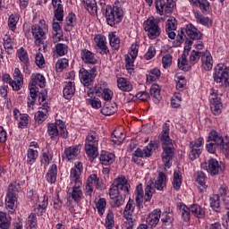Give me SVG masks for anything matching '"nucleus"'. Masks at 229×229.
<instances>
[{"label": "nucleus", "instance_id": "nucleus-1", "mask_svg": "<svg viewBox=\"0 0 229 229\" xmlns=\"http://www.w3.org/2000/svg\"><path fill=\"white\" fill-rule=\"evenodd\" d=\"M185 51H191V46H192L193 40H201L203 38V34L201 31H199L194 25L191 23L186 25L185 29H181V30L178 31V34L176 36V39L174 42V45L175 47H178L182 46L183 40H185Z\"/></svg>", "mask_w": 229, "mask_h": 229}, {"label": "nucleus", "instance_id": "nucleus-2", "mask_svg": "<svg viewBox=\"0 0 229 229\" xmlns=\"http://www.w3.org/2000/svg\"><path fill=\"white\" fill-rule=\"evenodd\" d=\"M159 140L163 149L162 160L167 167L171 160H173V157H174V144H173V140L169 137V123H164Z\"/></svg>", "mask_w": 229, "mask_h": 229}, {"label": "nucleus", "instance_id": "nucleus-3", "mask_svg": "<svg viewBox=\"0 0 229 229\" xmlns=\"http://www.w3.org/2000/svg\"><path fill=\"white\" fill-rule=\"evenodd\" d=\"M167 183V175H165L163 172H160L157 175V178L155 182H148L145 188V201H151L153 198V194H155V189L157 191H164L165 184Z\"/></svg>", "mask_w": 229, "mask_h": 229}, {"label": "nucleus", "instance_id": "nucleus-4", "mask_svg": "<svg viewBox=\"0 0 229 229\" xmlns=\"http://www.w3.org/2000/svg\"><path fill=\"white\" fill-rule=\"evenodd\" d=\"M99 142V136L94 131H90L86 138L85 151L90 162L94 161L98 157V146Z\"/></svg>", "mask_w": 229, "mask_h": 229}, {"label": "nucleus", "instance_id": "nucleus-5", "mask_svg": "<svg viewBox=\"0 0 229 229\" xmlns=\"http://www.w3.org/2000/svg\"><path fill=\"white\" fill-rule=\"evenodd\" d=\"M226 142V138H224L217 131H211L208 133L206 148L208 153H216L217 149H221L222 146Z\"/></svg>", "mask_w": 229, "mask_h": 229}, {"label": "nucleus", "instance_id": "nucleus-6", "mask_svg": "<svg viewBox=\"0 0 229 229\" xmlns=\"http://www.w3.org/2000/svg\"><path fill=\"white\" fill-rule=\"evenodd\" d=\"M130 183H128V180H126V177L122 176L115 179L111 185L109 189V196L110 199L112 198H117L121 196V191L123 192V194H129L130 193Z\"/></svg>", "mask_w": 229, "mask_h": 229}, {"label": "nucleus", "instance_id": "nucleus-7", "mask_svg": "<svg viewBox=\"0 0 229 229\" xmlns=\"http://www.w3.org/2000/svg\"><path fill=\"white\" fill-rule=\"evenodd\" d=\"M156 149H158V143L157 141H150L144 149L137 148L132 153L131 162H134V164H140V158H149Z\"/></svg>", "mask_w": 229, "mask_h": 229}, {"label": "nucleus", "instance_id": "nucleus-8", "mask_svg": "<svg viewBox=\"0 0 229 229\" xmlns=\"http://www.w3.org/2000/svg\"><path fill=\"white\" fill-rule=\"evenodd\" d=\"M124 13L121 7L117 6H106V22L109 26H115V24H119L123 21V17Z\"/></svg>", "mask_w": 229, "mask_h": 229}, {"label": "nucleus", "instance_id": "nucleus-9", "mask_svg": "<svg viewBox=\"0 0 229 229\" xmlns=\"http://www.w3.org/2000/svg\"><path fill=\"white\" fill-rule=\"evenodd\" d=\"M213 78L216 83H222V87H228L229 66H225V64H218L215 67V73L213 74Z\"/></svg>", "mask_w": 229, "mask_h": 229}, {"label": "nucleus", "instance_id": "nucleus-10", "mask_svg": "<svg viewBox=\"0 0 229 229\" xmlns=\"http://www.w3.org/2000/svg\"><path fill=\"white\" fill-rule=\"evenodd\" d=\"M143 27L150 40H155V38L160 37V33H162L160 26H158V21H157L153 16L144 21Z\"/></svg>", "mask_w": 229, "mask_h": 229}, {"label": "nucleus", "instance_id": "nucleus-11", "mask_svg": "<svg viewBox=\"0 0 229 229\" xmlns=\"http://www.w3.org/2000/svg\"><path fill=\"white\" fill-rule=\"evenodd\" d=\"M201 168L205 169L211 176H216L225 171V164L216 158H210L208 163L201 164Z\"/></svg>", "mask_w": 229, "mask_h": 229}, {"label": "nucleus", "instance_id": "nucleus-12", "mask_svg": "<svg viewBox=\"0 0 229 229\" xmlns=\"http://www.w3.org/2000/svg\"><path fill=\"white\" fill-rule=\"evenodd\" d=\"M96 76H98V68H96V66H94L90 70L81 68L79 71V78L82 85H84V87H90V85L94 83Z\"/></svg>", "mask_w": 229, "mask_h": 229}, {"label": "nucleus", "instance_id": "nucleus-13", "mask_svg": "<svg viewBox=\"0 0 229 229\" xmlns=\"http://www.w3.org/2000/svg\"><path fill=\"white\" fill-rule=\"evenodd\" d=\"M19 186L10 184L5 198V207L9 212L15 210V202L17 201V194H19Z\"/></svg>", "mask_w": 229, "mask_h": 229}, {"label": "nucleus", "instance_id": "nucleus-14", "mask_svg": "<svg viewBox=\"0 0 229 229\" xmlns=\"http://www.w3.org/2000/svg\"><path fill=\"white\" fill-rule=\"evenodd\" d=\"M155 4L159 15H164V13L169 15V13H173V10L176 6L174 0H156Z\"/></svg>", "mask_w": 229, "mask_h": 229}, {"label": "nucleus", "instance_id": "nucleus-15", "mask_svg": "<svg viewBox=\"0 0 229 229\" xmlns=\"http://www.w3.org/2000/svg\"><path fill=\"white\" fill-rule=\"evenodd\" d=\"M209 103L211 112L214 115H219L223 112V102H221V97L217 94V90L211 89Z\"/></svg>", "mask_w": 229, "mask_h": 229}, {"label": "nucleus", "instance_id": "nucleus-16", "mask_svg": "<svg viewBox=\"0 0 229 229\" xmlns=\"http://www.w3.org/2000/svg\"><path fill=\"white\" fill-rule=\"evenodd\" d=\"M47 0H39L37 2V4H46ZM62 0H52V4L55 8V19L56 21H64V5H62Z\"/></svg>", "mask_w": 229, "mask_h": 229}, {"label": "nucleus", "instance_id": "nucleus-17", "mask_svg": "<svg viewBox=\"0 0 229 229\" xmlns=\"http://www.w3.org/2000/svg\"><path fill=\"white\" fill-rule=\"evenodd\" d=\"M46 25L44 27H40L38 24H35L31 27L32 37H34L36 46H40L42 44V40L46 38Z\"/></svg>", "mask_w": 229, "mask_h": 229}, {"label": "nucleus", "instance_id": "nucleus-18", "mask_svg": "<svg viewBox=\"0 0 229 229\" xmlns=\"http://www.w3.org/2000/svg\"><path fill=\"white\" fill-rule=\"evenodd\" d=\"M82 182L74 183L72 191H68L70 198L75 201V203H80L83 199V191H81Z\"/></svg>", "mask_w": 229, "mask_h": 229}, {"label": "nucleus", "instance_id": "nucleus-19", "mask_svg": "<svg viewBox=\"0 0 229 229\" xmlns=\"http://www.w3.org/2000/svg\"><path fill=\"white\" fill-rule=\"evenodd\" d=\"M83 173V164L81 162L75 163V165L73 168H72L70 173V178L72 182H74V183H81V174Z\"/></svg>", "mask_w": 229, "mask_h": 229}, {"label": "nucleus", "instance_id": "nucleus-20", "mask_svg": "<svg viewBox=\"0 0 229 229\" xmlns=\"http://www.w3.org/2000/svg\"><path fill=\"white\" fill-rule=\"evenodd\" d=\"M81 58L84 64L88 65H96L98 64V59H96V55L89 49H82L81 53Z\"/></svg>", "mask_w": 229, "mask_h": 229}, {"label": "nucleus", "instance_id": "nucleus-21", "mask_svg": "<svg viewBox=\"0 0 229 229\" xmlns=\"http://www.w3.org/2000/svg\"><path fill=\"white\" fill-rule=\"evenodd\" d=\"M24 83V76L19 68H15L13 72V90H21Z\"/></svg>", "mask_w": 229, "mask_h": 229}, {"label": "nucleus", "instance_id": "nucleus-22", "mask_svg": "<svg viewBox=\"0 0 229 229\" xmlns=\"http://www.w3.org/2000/svg\"><path fill=\"white\" fill-rule=\"evenodd\" d=\"M95 42L97 44V47L100 50V55H108L110 53V50H108V47L106 46V38L103 35H98L95 37Z\"/></svg>", "mask_w": 229, "mask_h": 229}, {"label": "nucleus", "instance_id": "nucleus-23", "mask_svg": "<svg viewBox=\"0 0 229 229\" xmlns=\"http://www.w3.org/2000/svg\"><path fill=\"white\" fill-rule=\"evenodd\" d=\"M176 19L171 18L168 19L165 24V31L166 35H168V38H171V40H174L176 38V33H174V30H176Z\"/></svg>", "mask_w": 229, "mask_h": 229}, {"label": "nucleus", "instance_id": "nucleus-24", "mask_svg": "<svg viewBox=\"0 0 229 229\" xmlns=\"http://www.w3.org/2000/svg\"><path fill=\"white\" fill-rule=\"evenodd\" d=\"M160 216H162V211L160 209H156L148 215L146 219V223L153 228V226H157L158 225Z\"/></svg>", "mask_w": 229, "mask_h": 229}, {"label": "nucleus", "instance_id": "nucleus-25", "mask_svg": "<svg viewBox=\"0 0 229 229\" xmlns=\"http://www.w3.org/2000/svg\"><path fill=\"white\" fill-rule=\"evenodd\" d=\"M99 160L100 164H102L103 165H110L111 164H114V162H115V155L108 151L103 150L100 154Z\"/></svg>", "mask_w": 229, "mask_h": 229}, {"label": "nucleus", "instance_id": "nucleus-26", "mask_svg": "<svg viewBox=\"0 0 229 229\" xmlns=\"http://www.w3.org/2000/svg\"><path fill=\"white\" fill-rule=\"evenodd\" d=\"M194 178L197 183L199 185V191L205 192V189H207V175L203 172H197L194 174Z\"/></svg>", "mask_w": 229, "mask_h": 229}, {"label": "nucleus", "instance_id": "nucleus-27", "mask_svg": "<svg viewBox=\"0 0 229 229\" xmlns=\"http://www.w3.org/2000/svg\"><path fill=\"white\" fill-rule=\"evenodd\" d=\"M52 28H53V37H52V40L53 42L56 43V42H60V40H62V38H64V35L62 34V26H60V22L58 21H54L52 23Z\"/></svg>", "mask_w": 229, "mask_h": 229}, {"label": "nucleus", "instance_id": "nucleus-28", "mask_svg": "<svg viewBox=\"0 0 229 229\" xmlns=\"http://www.w3.org/2000/svg\"><path fill=\"white\" fill-rule=\"evenodd\" d=\"M80 153L81 150L80 147L78 146H72L64 149V157L68 160H74L75 158L78 157V155H80Z\"/></svg>", "mask_w": 229, "mask_h": 229}, {"label": "nucleus", "instance_id": "nucleus-29", "mask_svg": "<svg viewBox=\"0 0 229 229\" xmlns=\"http://www.w3.org/2000/svg\"><path fill=\"white\" fill-rule=\"evenodd\" d=\"M117 87L120 90H123V92H131V90H133V85L131 82L123 77L117 79Z\"/></svg>", "mask_w": 229, "mask_h": 229}, {"label": "nucleus", "instance_id": "nucleus-30", "mask_svg": "<svg viewBox=\"0 0 229 229\" xmlns=\"http://www.w3.org/2000/svg\"><path fill=\"white\" fill-rule=\"evenodd\" d=\"M202 66L205 71H212V67L214 65V63L212 61V55H210V52L206 51L204 55L202 56Z\"/></svg>", "mask_w": 229, "mask_h": 229}, {"label": "nucleus", "instance_id": "nucleus-31", "mask_svg": "<svg viewBox=\"0 0 229 229\" xmlns=\"http://www.w3.org/2000/svg\"><path fill=\"white\" fill-rule=\"evenodd\" d=\"M84 8L88 10L90 15H98V4L96 0H82Z\"/></svg>", "mask_w": 229, "mask_h": 229}, {"label": "nucleus", "instance_id": "nucleus-32", "mask_svg": "<svg viewBox=\"0 0 229 229\" xmlns=\"http://www.w3.org/2000/svg\"><path fill=\"white\" fill-rule=\"evenodd\" d=\"M144 198H146V195H144V190L142 189V184H139L136 187V198H135V202L138 208H142V203L144 201Z\"/></svg>", "mask_w": 229, "mask_h": 229}, {"label": "nucleus", "instance_id": "nucleus-33", "mask_svg": "<svg viewBox=\"0 0 229 229\" xmlns=\"http://www.w3.org/2000/svg\"><path fill=\"white\" fill-rule=\"evenodd\" d=\"M187 51H189V50L184 49V53L178 59L179 69H181L182 71H185V72L191 71V69L192 67L191 64H189V61L187 60V55H185V53H187Z\"/></svg>", "mask_w": 229, "mask_h": 229}, {"label": "nucleus", "instance_id": "nucleus-34", "mask_svg": "<svg viewBox=\"0 0 229 229\" xmlns=\"http://www.w3.org/2000/svg\"><path fill=\"white\" fill-rule=\"evenodd\" d=\"M76 88L74 87V82L69 81L66 82L65 87L63 90L64 98L65 99H71L74 96Z\"/></svg>", "mask_w": 229, "mask_h": 229}, {"label": "nucleus", "instance_id": "nucleus-35", "mask_svg": "<svg viewBox=\"0 0 229 229\" xmlns=\"http://www.w3.org/2000/svg\"><path fill=\"white\" fill-rule=\"evenodd\" d=\"M135 210V201L131 199H129L127 205L123 210V217L125 219L132 218L133 211Z\"/></svg>", "mask_w": 229, "mask_h": 229}, {"label": "nucleus", "instance_id": "nucleus-36", "mask_svg": "<svg viewBox=\"0 0 229 229\" xmlns=\"http://www.w3.org/2000/svg\"><path fill=\"white\" fill-rule=\"evenodd\" d=\"M150 96L156 105H158V103H160V99H162V95H160V87L158 85L153 84L151 86Z\"/></svg>", "mask_w": 229, "mask_h": 229}, {"label": "nucleus", "instance_id": "nucleus-37", "mask_svg": "<svg viewBox=\"0 0 229 229\" xmlns=\"http://www.w3.org/2000/svg\"><path fill=\"white\" fill-rule=\"evenodd\" d=\"M31 85H35V87H37V85L40 87V89H44V87H46V78L40 73L33 74L31 76Z\"/></svg>", "mask_w": 229, "mask_h": 229}, {"label": "nucleus", "instance_id": "nucleus-38", "mask_svg": "<svg viewBox=\"0 0 229 229\" xmlns=\"http://www.w3.org/2000/svg\"><path fill=\"white\" fill-rule=\"evenodd\" d=\"M47 107L46 105H43V108H41L39 111H38L35 114V121L38 123L39 124L44 123L46 119H47V114H48Z\"/></svg>", "mask_w": 229, "mask_h": 229}, {"label": "nucleus", "instance_id": "nucleus-39", "mask_svg": "<svg viewBox=\"0 0 229 229\" xmlns=\"http://www.w3.org/2000/svg\"><path fill=\"white\" fill-rule=\"evenodd\" d=\"M17 56L26 67H30V57L28 56V51H26L24 47H21L17 50Z\"/></svg>", "mask_w": 229, "mask_h": 229}, {"label": "nucleus", "instance_id": "nucleus-40", "mask_svg": "<svg viewBox=\"0 0 229 229\" xmlns=\"http://www.w3.org/2000/svg\"><path fill=\"white\" fill-rule=\"evenodd\" d=\"M108 37H109V44L112 49H114V51H117V49L121 47V39L119 38V37H117V35H115V32L109 33Z\"/></svg>", "mask_w": 229, "mask_h": 229}, {"label": "nucleus", "instance_id": "nucleus-41", "mask_svg": "<svg viewBox=\"0 0 229 229\" xmlns=\"http://www.w3.org/2000/svg\"><path fill=\"white\" fill-rule=\"evenodd\" d=\"M190 212L195 217H199V219H201V217L205 216V209L201 208V206L198 204H193L190 207Z\"/></svg>", "mask_w": 229, "mask_h": 229}, {"label": "nucleus", "instance_id": "nucleus-42", "mask_svg": "<svg viewBox=\"0 0 229 229\" xmlns=\"http://www.w3.org/2000/svg\"><path fill=\"white\" fill-rule=\"evenodd\" d=\"M205 52H201L199 50H192L190 55V64L191 65H196L199 59L203 58Z\"/></svg>", "mask_w": 229, "mask_h": 229}, {"label": "nucleus", "instance_id": "nucleus-43", "mask_svg": "<svg viewBox=\"0 0 229 229\" xmlns=\"http://www.w3.org/2000/svg\"><path fill=\"white\" fill-rule=\"evenodd\" d=\"M58 173V168L56 167V165H52L51 168L47 173V181L48 183H55L56 182V174Z\"/></svg>", "mask_w": 229, "mask_h": 229}, {"label": "nucleus", "instance_id": "nucleus-44", "mask_svg": "<svg viewBox=\"0 0 229 229\" xmlns=\"http://www.w3.org/2000/svg\"><path fill=\"white\" fill-rule=\"evenodd\" d=\"M76 26V15L73 13H70L66 17V23L64 26V30L65 31H72V28Z\"/></svg>", "mask_w": 229, "mask_h": 229}, {"label": "nucleus", "instance_id": "nucleus-45", "mask_svg": "<svg viewBox=\"0 0 229 229\" xmlns=\"http://www.w3.org/2000/svg\"><path fill=\"white\" fill-rule=\"evenodd\" d=\"M47 198L44 197L42 204L36 205L34 211L37 216H43L46 214V208H47Z\"/></svg>", "mask_w": 229, "mask_h": 229}, {"label": "nucleus", "instance_id": "nucleus-46", "mask_svg": "<svg viewBox=\"0 0 229 229\" xmlns=\"http://www.w3.org/2000/svg\"><path fill=\"white\" fill-rule=\"evenodd\" d=\"M115 112H117V106L115 104H114V106L106 104L101 109L103 115H114Z\"/></svg>", "mask_w": 229, "mask_h": 229}, {"label": "nucleus", "instance_id": "nucleus-47", "mask_svg": "<svg viewBox=\"0 0 229 229\" xmlns=\"http://www.w3.org/2000/svg\"><path fill=\"white\" fill-rule=\"evenodd\" d=\"M86 183L93 187L95 185L97 189H101V181L99 180V178H98V174H90L88 177Z\"/></svg>", "mask_w": 229, "mask_h": 229}, {"label": "nucleus", "instance_id": "nucleus-48", "mask_svg": "<svg viewBox=\"0 0 229 229\" xmlns=\"http://www.w3.org/2000/svg\"><path fill=\"white\" fill-rule=\"evenodd\" d=\"M48 135L51 139H55L60 135V131H58V124L55 123H49L47 127Z\"/></svg>", "mask_w": 229, "mask_h": 229}, {"label": "nucleus", "instance_id": "nucleus-49", "mask_svg": "<svg viewBox=\"0 0 229 229\" xmlns=\"http://www.w3.org/2000/svg\"><path fill=\"white\" fill-rule=\"evenodd\" d=\"M110 205L112 208H119V207H123V205H124V197H123V195H120L118 197L112 198Z\"/></svg>", "mask_w": 229, "mask_h": 229}, {"label": "nucleus", "instance_id": "nucleus-50", "mask_svg": "<svg viewBox=\"0 0 229 229\" xmlns=\"http://www.w3.org/2000/svg\"><path fill=\"white\" fill-rule=\"evenodd\" d=\"M179 210L185 221H189V219H191V208L182 203L179 205Z\"/></svg>", "mask_w": 229, "mask_h": 229}, {"label": "nucleus", "instance_id": "nucleus-51", "mask_svg": "<svg viewBox=\"0 0 229 229\" xmlns=\"http://www.w3.org/2000/svg\"><path fill=\"white\" fill-rule=\"evenodd\" d=\"M38 157V152L33 148H29L27 152V163L30 165H33V163L35 160H37V157Z\"/></svg>", "mask_w": 229, "mask_h": 229}, {"label": "nucleus", "instance_id": "nucleus-52", "mask_svg": "<svg viewBox=\"0 0 229 229\" xmlns=\"http://www.w3.org/2000/svg\"><path fill=\"white\" fill-rule=\"evenodd\" d=\"M173 186L175 191H180V187H182V173L180 171L174 174Z\"/></svg>", "mask_w": 229, "mask_h": 229}, {"label": "nucleus", "instance_id": "nucleus-53", "mask_svg": "<svg viewBox=\"0 0 229 229\" xmlns=\"http://www.w3.org/2000/svg\"><path fill=\"white\" fill-rule=\"evenodd\" d=\"M10 227V218L6 216V214L0 211V228L8 229Z\"/></svg>", "mask_w": 229, "mask_h": 229}, {"label": "nucleus", "instance_id": "nucleus-54", "mask_svg": "<svg viewBox=\"0 0 229 229\" xmlns=\"http://www.w3.org/2000/svg\"><path fill=\"white\" fill-rule=\"evenodd\" d=\"M114 225L115 221H114V212H112V210H109L106 217L105 226L107 229H112L114 228Z\"/></svg>", "mask_w": 229, "mask_h": 229}, {"label": "nucleus", "instance_id": "nucleus-55", "mask_svg": "<svg viewBox=\"0 0 229 229\" xmlns=\"http://www.w3.org/2000/svg\"><path fill=\"white\" fill-rule=\"evenodd\" d=\"M203 138H199L197 140L190 142V149L201 153V146H203Z\"/></svg>", "mask_w": 229, "mask_h": 229}, {"label": "nucleus", "instance_id": "nucleus-56", "mask_svg": "<svg viewBox=\"0 0 229 229\" xmlns=\"http://www.w3.org/2000/svg\"><path fill=\"white\" fill-rule=\"evenodd\" d=\"M67 67H69V60L66 58L59 59L55 64L57 72H61V71L67 69Z\"/></svg>", "mask_w": 229, "mask_h": 229}, {"label": "nucleus", "instance_id": "nucleus-57", "mask_svg": "<svg viewBox=\"0 0 229 229\" xmlns=\"http://www.w3.org/2000/svg\"><path fill=\"white\" fill-rule=\"evenodd\" d=\"M96 207L99 216H103V214H105V209L106 208V199L105 198L99 199L98 201L97 202Z\"/></svg>", "mask_w": 229, "mask_h": 229}, {"label": "nucleus", "instance_id": "nucleus-58", "mask_svg": "<svg viewBox=\"0 0 229 229\" xmlns=\"http://www.w3.org/2000/svg\"><path fill=\"white\" fill-rule=\"evenodd\" d=\"M160 78V70L155 68L147 75V81H157Z\"/></svg>", "mask_w": 229, "mask_h": 229}, {"label": "nucleus", "instance_id": "nucleus-59", "mask_svg": "<svg viewBox=\"0 0 229 229\" xmlns=\"http://www.w3.org/2000/svg\"><path fill=\"white\" fill-rule=\"evenodd\" d=\"M210 207H212L216 212H219V207H221L219 195H213V197L210 198Z\"/></svg>", "mask_w": 229, "mask_h": 229}, {"label": "nucleus", "instance_id": "nucleus-60", "mask_svg": "<svg viewBox=\"0 0 229 229\" xmlns=\"http://www.w3.org/2000/svg\"><path fill=\"white\" fill-rule=\"evenodd\" d=\"M68 49H69V47H67V45H65V44L58 43L55 46V51H56L57 55H59V56H64V55H67Z\"/></svg>", "mask_w": 229, "mask_h": 229}, {"label": "nucleus", "instance_id": "nucleus-61", "mask_svg": "<svg viewBox=\"0 0 229 229\" xmlns=\"http://www.w3.org/2000/svg\"><path fill=\"white\" fill-rule=\"evenodd\" d=\"M197 6H199L202 13H207L210 9V4L208 0H197Z\"/></svg>", "mask_w": 229, "mask_h": 229}, {"label": "nucleus", "instance_id": "nucleus-62", "mask_svg": "<svg viewBox=\"0 0 229 229\" xmlns=\"http://www.w3.org/2000/svg\"><path fill=\"white\" fill-rule=\"evenodd\" d=\"M194 16L197 22H199V24H202V26H207V24H208V21H209L208 17H205L203 16V14L198 12L194 13Z\"/></svg>", "mask_w": 229, "mask_h": 229}, {"label": "nucleus", "instance_id": "nucleus-63", "mask_svg": "<svg viewBox=\"0 0 229 229\" xmlns=\"http://www.w3.org/2000/svg\"><path fill=\"white\" fill-rule=\"evenodd\" d=\"M28 225L30 229H36L37 228V215L35 213H32L28 217Z\"/></svg>", "mask_w": 229, "mask_h": 229}, {"label": "nucleus", "instance_id": "nucleus-64", "mask_svg": "<svg viewBox=\"0 0 229 229\" xmlns=\"http://www.w3.org/2000/svg\"><path fill=\"white\" fill-rule=\"evenodd\" d=\"M225 158H229V138L225 137V142L220 148Z\"/></svg>", "mask_w": 229, "mask_h": 229}]
</instances>
